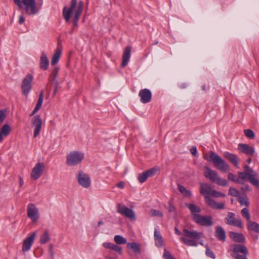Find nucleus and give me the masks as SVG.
I'll list each match as a JSON object with an SVG mask.
<instances>
[{
	"mask_svg": "<svg viewBox=\"0 0 259 259\" xmlns=\"http://www.w3.org/2000/svg\"><path fill=\"white\" fill-rule=\"evenodd\" d=\"M84 7V3L77 0H71L69 8L65 7L63 10V16L66 22H68L71 16L80 17Z\"/></svg>",
	"mask_w": 259,
	"mask_h": 259,
	"instance_id": "1",
	"label": "nucleus"
},
{
	"mask_svg": "<svg viewBox=\"0 0 259 259\" xmlns=\"http://www.w3.org/2000/svg\"><path fill=\"white\" fill-rule=\"evenodd\" d=\"M212 190L210 185L205 183H200V193L204 196L205 201L210 207L213 209H223L224 204L223 203H218L214 200L210 198Z\"/></svg>",
	"mask_w": 259,
	"mask_h": 259,
	"instance_id": "2",
	"label": "nucleus"
},
{
	"mask_svg": "<svg viewBox=\"0 0 259 259\" xmlns=\"http://www.w3.org/2000/svg\"><path fill=\"white\" fill-rule=\"evenodd\" d=\"M203 158L208 161L212 162L214 166L223 172H227L230 169L229 164L218 154L213 151H209L208 155H203Z\"/></svg>",
	"mask_w": 259,
	"mask_h": 259,
	"instance_id": "3",
	"label": "nucleus"
},
{
	"mask_svg": "<svg viewBox=\"0 0 259 259\" xmlns=\"http://www.w3.org/2000/svg\"><path fill=\"white\" fill-rule=\"evenodd\" d=\"M203 235L201 232H198L195 230L189 231L183 229V236L180 237V240L188 246H197V239L200 238Z\"/></svg>",
	"mask_w": 259,
	"mask_h": 259,
	"instance_id": "4",
	"label": "nucleus"
},
{
	"mask_svg": "<svg viewBox=\"0 0 259 259\" xmlns=\"http://www.w3.org/2000/svg\"><path fill=\"white\" fill-rule=\"evenodd\" d=\"M204 169V176L210 181L222 186L228 185V183L226 180L219 177L217 172L209 167L205 166Z\"/></svg>",
	"mask_w": 259,
	"mask_h": 259,
	"instance_id": "5",
	"label": "nucleus"
},
{
	"mask_svg": "<svg viewBox=\"0 0 259 259\" xmlns=\"http://www.w3.org/2000/svg\"><path fill=\"white\" fill-rule=\"evenodd\" d=\"M84 158V153L77 151H73L66 156V164L72 166L79 164Z\"/></svg>",
	"mask_w": 259,
	"mask_h": 259,
	"instance_id": "6",
	"label": "nucleus"
},
{
	"mask_svg": "<svg viewBox=\"0 0 259 259\" xmlns=\"http://www.w3.org/2000/svg\"><path fill=\"white\" fill-rule=\"evenodd\" d=\"M21 2L22 8L23 4L24 10L27 14L34 15L38 12L39 9L36 6L35 0H22Z\"/></svg>",
	"mask_w": 259,
	"mask_h": 259,
	"instance_id": "7",
	"label": "nucleus"
},
{
	"mask_svg": "<svg viewBox=\"0 0 259 259\" xmlns=\"http://www.w3.org/2000/svg\"><path fill=\"white\" fill-rule=\"evenodd\" d=\"M33 79V75L27 74L22 80L21 87L22 94L26 97L28 95L31 90Z\"/></svg>",
	"mask_w": 259,
	"mask_h": 259,
	"instance_id": "8",
	"label": "nucleus"
},
{
	"mask_svg": "<svg viewBox=\"0 0 259 259\" xmlns=\"http://www.w3.org/2000/svg\"><path fill=\"white\" fill-rule=\"evenodd\" d=\"M191 216L192 219L200 225L211 226L213 224L212 218L210 215L202 216L198 214H192Z\"/></svg>",
	"mask_w": 259,
	"mask_h": 259,
	"instance_id": "9",
	"label": "nucleus"
},
{
	"mask_svg": "<svg viewBox=\"0 0 259 259\" xmlns=\"http://www.w3.org/2000/svg\"><path fill=\"white\" fill-rule=\"evenodd\" d=\"M232 256L237 259H246L247 250L245 246L240 244L233 245Z\"/></svg>",
	"mask_w": 259,
	"mask_h": 259,
	"instance_id": "10",
	"label": "nucleus"
},
{
	"mask_svg": "<svg viewBox=\"0 0 259 259\" xmlns=\"http://www.w3.org/2000/svg\"><path fill=\"white\" fill-rule=\"evenodd\" d=\"M117 211L126 218L130 219L131 220H136V215L134 210L120 203H118L117 204Z\"/></svg>",
	"mask_w": 259,
	"mask_h": 259,
	"instance_id": "11",
	"label": "nucleus"
},
{
	"mask_svg": "<svg viewBox=\"0 0 259 259\" xmlns=\"http://www.w3.org/2000/svg\"><path fill=\"white\" fill-rule=\"evenodd\" d=\"M77 180L79 185L84 188H89L91 186V180L90 176L82 171L78 172Z\"/></svg>",
	"mask_w": 259,
	"mask_h": 259,
	"instance_id": "12",
	"label": "nucleus"
},
{
	"mask_svg": "<svg viewBox=\"0 0 259 259\" xmlns=\"http://www.w3.org/2000/svg\"><path fill=\"white\" fill-rule=\"evenodd\" d=\"M45 165L42 162H37L32 169L30 177L33 180H36L42 175Z\"/></svg>",
	"mask_w": 259,
	"mask_h": 259,
	"instance_id": "13",
	"label": "nucleus"
},
{
	"mask_svg": "<svg viewBox=\"0 0 259 259\" xmlns=\"http://www.w3.org/2000/svg\"><path fill=\"white\" fill-rule=\"evenodd\" d=\"M27 213L28 217L33 222L37 221L39 217L38 208L33 203H30L27 206Z\"/></svg>",
	"mask_w": 259,
	"mask_h": 259,
	"instance_id": "14",
	"label": "nucleus"
},
{
	"mask_svg": "<svg viewBox=\"0 0 259 259\" xmlns=\"http://www.w3.org/2000/svg\"><path fill=\"white\" fill-rule=\"evenodd\" d=\"M36 236V232L35 231L31 233L24 240L22 249L23 252H27L30 249Z\"/></svg>",
	"mask_w": 259,
	"mask_h": 259,
	"instance_id": "15",
	"label": "nucleus"
},
{
	"mask_svg": "<svg viewBox=\"0 0 259 259\" xmlns=\"http://www.w3.org/2000/svg\"><path fill=\"white\" fill-rule=\"evenodd\" d=\"M235 216V214L234 213L229 212L225 219L226 223L238 228H242V224L241 220L236 218Z\"/></svg>",
	"mask_w": 259,
	"mask_h": 259,
	"instance_id": "16",
	"label": "nucleus"
},
{
	"mask_svg": "<svg viewBox=\"0 0 259 259\" xmlns=\"http://www.w3.org/2000/svg\"><path fill=\"white\" fill-rule=\"evenodd\" d=\"M32 123L34 126L33 136L36 138L40 133L42 120L40 115L34 116L32 119Z\"/></svg>",
	"mask_w": 259,
	"mask_h": 259,
	"instance_id": "17",
	"label": "nucleus"
},
{
	"mask_svg": "<svg viewBox=\"0 0 259 259\" xmlns=\"http://www.w3.org/2000/svg\"><path fill=\"white\" fill-rule=\"evenodd\" d=\"M139 96L140 98V101L144 104L150 102L152 98L151 92L147 89H144L140 91Z\"/></svg>",
	"mask_w": 259,
	"mask_h": 259,
	"instance_id": "18",
	"label": "nucleus"
},
{
	"mask_svg": "<svg viewBox=\"0 0 259 259\" xmlns=\"http://www.w3.org/2000/svg\"><path fill=\"white\" fill-rule=\"evenodd\" d=\"M251 168H250L248 166L246 165L244 167V172H238V177L237 178V183H242L244 181H248L249 176L250 174Z\"/></svg>",
	"mask_w": 259,
	"mask_h": 259,
	"instance_id": "19",
	"label": "nucleus"
},
{
	"mask_svg": "<svg viewBox=\"0 0 259 259\" xmlns=\"http://www.w3.org/2000/svg\"><path fill=\"white\" fill-rule=\"evenodd\" d=\"M238 149L242 153L248 156L253 155L255 152L254 148L253 147L245 144H239L238 145Z\"/></svg>",
	"mask_w": 259,
	"mask_h": 259,
	"instance_id": "20",
	"label": "nucleus"
},
{
	"mask_svg": "<svg viewBox=\"0 0 259 259\" xmlns=\"http://www.w3.org/2000/svg\"><path fill=\"white\" fill-rule=\"evenodd\" d=\"M131 48L129 46L125 48L122 57V63L121 66L124 67L127 65L131 57Z\"/></svg>",
	"mask_w": 259,
	"mask_h": 259,
	"instance_id": "21",
	"label": "nucleus"
},
{
	"mask_svg": "<svg viewBox=\"0 0 259 259\" xmlns=\"http://www.w3.org/2000/svg\"><path fill=\"white\" fill-rule=\"evenodd\" d=\"M224 157L232 163L235 166L238 167V160L236 155L229 152H225L223 154Z\"/></svg>",
	"mask_w": 259,
	"mask_h": 259,
	"instance_id": "22",
	"label": "nucleus"
},
{
	"mask_svg": "<svg viewBox=\"0 0 259 259\" xmlns=\"http://www.w3.org/2000/svg\"><path fill=\"white\" fill-rule=\"evenodd\" d=\"M215 236L216 238L224 242L226 240V233L224 229L220 226H218L215 228Z\"/></svg>",
	"mask_w": 259,
	"mask_h": 259,
	"instance_id": "23",
	"label": "nucleus"
},
{
	"mask_svg": "<svg viewBox=\"0 0 259 259\" xmlns=\"http://www.w3.org/2000/svg\"><path fill=\"white\" fill-rule=\"evenodd\" d=\"M249 182L255 187L259 186V175L251 169Z\"/></svg>",
	"mask_w": 259,
	"mask_h": 259,
	"instance_id": "24",
	"label": "nucleus"
},
{
	"mask_svg": "<svg viewBox=\"0 0 259 259\" xmlns=\"http://www.w3.org/2000/svg\"><path fill=\"white\" fill-rule=\"evenodd\" d=\"M49 64V59L45 52H42L40 59L39 66L40 68L46 70L48 69Z\"/></svg>",
	"mask_w": 259,
	"mask_h": 259,
	"instance_id": "25",
	"label": "nucleus"
},
{
	"mask_svg": "<svg viewBox=\"0 0 259 259\" xmlns=\"http://www.w3.org/2000/svg\"><path fill=\"white\" fill-rule=\"evenodd\" d=\"M103 246L105 248L111 249L119 254L121 253L122 248L117 245L110 242H104L103 243Z\"/></svg>",
	"mask_w": 259,
	"mask_h": 259,
	"instance_id": "26",
	"label": "nucleus"
},
{
	"mask_svg": "<svg viewBox=\"0 0 259 259\" xmlns=\"http://www.w3.org/2000/svg\"><path fill=\"white\" fill-rule=\"evenodd\" d=\"M230 237L235 242H243L245 240V237L243 234L236 232H230Z\"/></svg>",
	"mask_w": 259,
	"mask_h": 259,
	"instance_id": "27",
	"label": "nucleus"
},
{
	"mask_svg": "<svg viewBox=\"0 0 259 259\" xmlns=\"http://www.w3.org/2000/svg\"><path fill=\"white\" fill-rule=\"evenodd\" d=\"M43 100H44V93H43V92L41 91L39 94V98L37 100L36 105L34 109H33V111L31 113V116H32L34 114H35L40 109V108L41 107L42 104Z\"/></svg>",
	"mask_w": 259,
	"mask_h": 259,
	"instance_id": "28",
	"label": "nucleus"
},
{
	"mask_svg": "<svg viewBox=\"0 0 259 259\" xmlns=\"http://www.w3.org/2000/svg\"><path fill=\"white\" fill-rule=\"evenodd\" d=\"M50 240L49 232L48 230H45L39 237V243L41 244H46Z\"/></svg>",
	"mask_w": 259,
	"mask_h": 259,
	"instance_id": "29",
	"label": "nucleus"
},
{
	"mask_svg": "<svg viewBox=\"0 0 259 259\" xmlns=\"http://www.w3.org/2000/svg\"><path fill=\"white\" fill-rule=\"evenodd\" d=\"M154 240L155 244L157 247L162 246V238L159 232H158L156 229L154 230Z\"/></svg>",
	"mask_w": 259,
	"mask_h": 259,
	"instance_id": "30",
	"label": "nucleus"
},
{
	"mask_svg": "<svg viewBox=\"0 0 259 259\" xmlns=\"http://www.w3.org/2000/svg\"><path fill=\"white\" fill-rule=\"evenodd\" d=\"M127 247L128 249L132 250L135 253L140 254L141 252L140 245L135 242L128 243Z\"/></svg>",
	"mask_w": 259,
	"mask_h": 259,
	"instance_id": "31",
	"label": "nucleus"
},
{
	"mask_svg": "<svg viewBox=\"0 0 259 259\" xmlns=\"http://www.w3.org/2000/svg\"><path fill=\"white\" fill-rule=\"evenodd\" d=\"M247 227L249 230L259 233V224L254 222L250 221L247 223Z\"/></svg>",
	"mask_w": 259,
	"mask_h": 259,
	"instance_id": "32",
	"label": "nucleus"
},
{
	"mask_svg": "<svg viewBox=\"0 0 259 259\" xmlns=\"http://www.w3.org/2000/svg\"><path fill=\"white\" fill-rule=\"evenodd\" d=\"M178 188L181 193L185 197L190 198L191 197L192 194L190 191L187 190L183 186L179 184Z\"/></svg>",
	"mask_w": 259,
	"mask_h": 259,
	"instance_id": "33",
	"label": "nucleus"
},
{
	"mask_svg": "<svg viewBox=\"0 0 259 259\" xmlns=\"http://www.w3.org/2000/svg\"><path fill=\"white\" fill-rule=\"evenodd\" d=\"M187 207H188L191 211L192 214H196V213L200 212L201 210V208L193 203H187L186 204Z\"/></svg>",
	"mask_w": 259,
	"mask_h": 259,
	"instance_id": "34",
	"label": "nucleus"
},
{
	"mask_svg": "<svg viewBox=\"0 0 259 259\" xmlns=\"http://www.w3.org/2000/svg\"><path fill=\"white\" fill-rule=\"evenodd\" d=\"M11 127L9 124H5L2 127L1 131L0 132L2 137H3V136H8L11 133Z\"/></svg>",
	"mask_w": 259,
	"mask_h": 259,
	"instance_id": "35",
	"label": "nucleus"
},
{
	"mask_svg": "<svg viewBox=\"0 0 259 259\" xmlns=\"http://www.w3.org/2000/svg\"><path fill=\"white\" fill-rule=\"evenodd\" d=\"M61 54V50L57 49L52 58L51 64L52 65H55L58 62Z\"/></svg>",
	"mask_w": 259,
	"mask_h": 259,
	"instance_id": "36",
	"label": "nucleus"
},
{
	"mask_svg": "<svg viewBox=\"0 0 259 259\" xmlns=\"http://www.w3.org/2000/svg\"><path fill=\"white\" fill-rule=\"evenodd\" d=\"M160 168L159 167L155 166L152 167V168L146 171V174L147 175L148 178L152 177L153 176L155 175L157 173H159Z\"/></svg>",
	"mask_w": 259,
	"mask_h": 259,
	"instance_id": "37",
	"label": "nucleus"
},
{
	"mask_svg": "<svg viewBox=\"0 0 259 259\" xmlns=\"http://www.w3.org/2000/svg\"><path fill=\"white\" fill-rule=\"evenodd\" d=\"M114 240L117 244H124L126 243V239L118 235H116L114 236Z\"/></svg>",
	"mask_w": 259,
	"mask_h": 259,
	"instance_id": "38",
	"label": "nucleus"
},
{
	"mask_svg": "<svg viewBox=\"0 0 259 259\" xmlns=\"http://www.w3.org/2000/svg\"><path fill=\"white\" fill-rule=\"evenodd\" d=\"M241 214L243 217L246 219L247 223L251 221L250 215L247 207H245L242 209Z\"/></svg>",
	"mask_w": 259,
	"mask_h": 259,
	"instance_id": "39",
	"label": "nucleus"
},
{
	"mask_svg": "<svg viewBox=\"0 0 259 259\" xmlns=\"http://www.w3.org/2000/svg\"><path fill=\"white\" fill-rule=\"evenodd\" d=\"M148 178V177L147 175L146 174V172L145 171L142 173L138 175V179L140 183H143L144 182H145L146 181V180Z\"/></svg>",
	"mask_w": 259,
	"mask_h": 259,
	"instance_id": "40",
	"label": "nucleus"
},
{
	"mask_svg": "<svg viewBox=\"0 0 259 259\" xmlns=\"http://www.w3.org/2000/svg\"><path fill=\"white\" fill-rule=\"evenodd\" d=\"M245 135L248 138L253 139L255 137L253 131L250 129H246L244 131Z\"/></svg>",
	"mask_w": 259,
	"mask_h": 259,
	"instance_id": "41",
	"label": "nucleus"
},
{
	"mask_svg": "<svg viewBox=\"0 0 259 259\" xmlns=\"http://www.w3.org/2000/svg\"><path fill=\"white\" fill-rule=\"evenodd\" d=\"M205 247L206 248V252L205 253H206V255L212 259H214L215 258V255L214 254L213 252L210 249L208 245L206 244L205 245Z\"/></svg>",
	"mask_w": 259,
	"mask_h": 259,
	"instance_id": "42",
	"label": "nucleus"
},
{
	"mask_svg": "<svg viewBox=\"0 0 259 259\" xmlns=\"http://www.w3.org/2000/svg\"><path fill=\"white\" fill-rule=\"evenodd\" d=\"M239 202H240L241 205H244L246 207H248L249 204V203L247 199L244 197H240L239 199Z\"/></svg>",
	"mask_w": 259,
	"mask_h": 259,
	"instance_id": "43",
	"label": "nucleus"
},
{
	"mask_svg": "<svg viewBox=\"0 0 259 259\" xmlns=\"http://www.w3.org/2000/svg\"><path fill=\"white\" fill-rule=\"evenodd\" d=\"M211 196L214 197H225L226 195L225 194L221 193L219 191H217L215 190H212Z\"/></svg>",
	"mask_w": 259,
	"mask_h": 259,
	"instance_id": "44",
	"label": "nucleus"
},
{
	"mask_svg": "<svg viewBox=\"0 0 259 259\" xmlns=\"http://www.w3.org/2000/svg\"><path fill=\"white\" fill-rule=\"evenodd\" d=\"M163 256L165 259H176L167 250L164 249Z\"/></svg>",
	"mask_w": 259,
	"mask_h": 259,
	"instance_id": "45",
	"label": "nucleus"
},
{
	"mask_svg": "<svg viewBox=\"0 0 259 259\" xmlns=\"http://www.w3.org/2000/svg\"><path fill=\"white\" fill-rule=\"evenodd\" d=\"M229 193L230 195L234 197L239 195V192L233 188H230Z\"/></svg>",
	"mask_w": 259,
	"mask_h": 259,
	"instance_id": "46",
	"label": "nucleus"
},
{
	"mask_svg": "<svg viewBox=\"0 0 259 259\" xmlns=\"http://www.w3.org/2000/svg\"><path fill=\"white\" fill-rule=\"evenodd\" d=\"M228 178L229 180L235 182L237 183V178H236V176L232 173H229L228 176Z\"/></svg>",
	"mask_w": 259,
	"mask_h": 259,
	"instance_id": "47",
	"label": "nucleus"
},
{
	"mask_svg": "<svg viewBox=\"0 0 259 259\" xmlns=\"http://www.w3.org/2000/svg\"><path fill=\"white\" fill-rule=\"evenodd\" d=\"M6 117L5 112L3 110L0 111V124L2 123Z\"/></svg>",
	"mask_w": 259,
	"mask_h": 259,
	"instance_id": "48",
	"label": "nucleus"
},
{
	"mask_svg": "<svg viewBox=\"0 0 259 259\" xmlns=\"http://www.w3.org/2000/svg\"><path fill=\"white\" fill-rule=\"evenodd\" d=\"M190 152L193 156H197V150L196 147H191V148L190 149Z\"/></svg>",
	"mask_w": 259,
	"mask_h": 259,
	"instance_id": "49",
	"label": "nucleus"
},
{
	"mask_svg": "<svg viewBox=\"0 0 259 259\" xmlns=\"http://www.w3.org/2000/svg\"><path fill=\"white\" fill-rule=\"evenodd\" d=\"M160 212L156 210H155V209H152L151 211H150V215L151 216H158V215H160Z\"/></svg>",
	"mask_w": 259,
	"mask_h": 259,
	"instance_id": "50",
	"label": "nucleus"
},
{
	"mask_svg": "<svg viewBox=\"0 0 259 259\" xmlns=\"http://www.w3.org/2000/svg\"><path fill=\"white\" fill-rule=\"evenodd\" d=\"M73 18V23L74 25V26H76L77 25V22L78 21L80 18V17H75V16H72Z\"/></svg>",
	"mask_w": 259,
	"mask_h": 259,
	"instance_id": "51",
	"label": "nucleus"
},
{
	"mask_svg": "<svg viewBox=\"0 0 259 259\" xmlns=\"http://www.w3.org/2000/svg\"><path fill=\"white\" fill-rule=\"evenodd\" d=\"M13 1L19 9H22V2L21 0H13Z\"/></svg>",
	"mask_w": 259,
	"mask_h": 259,
	"instance_id": "52",
	"label": "nucleus"
},
{
	"mask_svg": "<svg viewBox=\"0 0 259 259\" xmlns=\"http://www.w3.org/2000/svg\"><path fill=\"white\" fill-rule=\"evenodd\" d=\"M25 18L22 16L20 15L19 17V24H22L25 22Z\"/></svg>",
	"mask_w": 259,
	"mask_h": 259,
	"instance_id": "53",
	"label": "nucleus"
},
{
	"mask_svg": "<svg viewBox=\"0 0 259 259\" xmlns=\"http://www.w3.org/2000/svg\"><path fill=\"white\" fill-rule=\"evenodd\" d=\"M116 186L120 189H123L124 187V183L123 182H120L116 184Z\"/></svg>",
	"mask_w": 259,
	"mask_h": 259,
	"instance_id": "54",
	"label": "nucleus"
},
{
	"mask_svg": "<svg viewBox=\"0 0 259 259\" xmlns=\"http://www.w3.org/2000/svg\"><path fill=\"white\" fill-rule=\"evenodd\" d=\"M168 210L170 212H173L175 210V207L173 205H171V203H169V206L168 207Z\"/></svg>",
	"mask_w": 259,
	"mask_h": 259,
	"instance_id": "55",
	"label": "nucleus"
},
{
	"mask_svg": "<svg viewBox=\"0 0 259 259\" xmlns=\"http://www.w3.org/2000/svg\"><path fill=\"white\" fill-rule=\"evenodd\" d=\"M19 186L20 187H21L24 184L23 179L21 177H19Z\"/></svg>",
	"mask_w": 259,
	"mask_h": 259,
	"instance_id": "56",
	"label": "nucleus"
},
{
	"mask_svg": "<svg viewBox=\"0 0 259 259\" xmlns=\"http://www.w3.org/2000/svg\"><path fill=\"white\" fill-rule=\"evenodd\" d=\"M175 233L178 235L181 234V232L177 228H175Z\"/></svg>",
	"mask_w": 259,
	"mask_h": 259,
	"instance_id": "57",
	"label": "nucleus"
},
{
	"mask_svg": "<svg viewBox=\"0 0 259 259\" xmlns=\"http://www.w3.org/2000/svg\"><path fill=\"white\" fill-rule=\"evenodd\" d=\"M49 251V253L51 256L52 258H53L54 257V252L53 251Z\"/></svg>",
	"mask_w": 259,
	"mask_h": 259,
	"instance_id": "58",
	"label": "nucleus"
},
{
	"mask_svg": "<svg viewBox=\"0 0 259 259\" xmlns=\"http://www.w3.org/2000/svg\"><path fill=\"white\" fill-rule=\"evenodd\" d=\"M53 245L50 244L49 246V251H53Z\"/></svg>",
	"mask_w": 259,
	"mask_h": 259,
	"instance_id": "59",
	"label": "nucleus"
},
{
	"mask_svg": "<svg viewBox=\"0 0 259 259\" xmlns=\"http://www.w3.org/2000/svg\"><path fill=\"white\" fill-rule=\"evenodd\" d=\"M102 224H103V222L102 221H99L98 223V226L99 227Z\"/></svg>",
	"mask_w": 259,
	"mask_h": 259,
	"instance_id": "60",
	"label": "nucleus"
},
{
	"mask_svg": "<svg viewBox=\"0 0 259 259\" xmlns=\"http://www.w3.org/2000/svg\"><path fill=\"white\" fill-rule=\"evenodd\" d=\"M251 161V158H249V159H248L247 160V162H248L249 164V163H250Z\"/></svg>",
	"mask_w": 259,
	"mask_h": 259,
	"instance_id": "61",
	"label": "nucleus"
},
{
	"mask_svg": "<svg viewBox=\"0 0 259 259\" xmlns=\"http://www.w3.org/2000/svg\"><path fill=\"white\" fill-rule=\"evenodd\" d=\"M106 258L107 259H116L115 258L111 257H107Z\"/></svg>",
	"mask_w": 259,
	"mask_h": 259,
	"instance_id": "62",
	"label": "nucleus"
},
{
	"mask_svg": "<svg viewBox=\"0 0 259 259\" xmlns=\"http://www.w3.org/2000/svg\"><path fill=\"white\" fill-rule=\"evenodd\" d=\"M200 244L202 245H204V243H203V241H201L200 242Z\"/></svg>",
	"mask_w": 259,
	"mask_h": 259,
	"instance_id": "63",
	"label": "nucleus"
},
{
	"mask_svg": "<svg viewBox=\"0 0 259 259\" xmlns=\"http://www.w3.org/2000/svg\"><path fill=\"white\" fill-rule=\"evenodd\" d=\"M56 91H57V89H56L55 90V92H54V94H55V93H56Z\"/></svg>",
	"mask_w": 259,
	"mask_h": 259,
	"instance_id": "64",
	"label": "nucleus"
}]
</instances>
